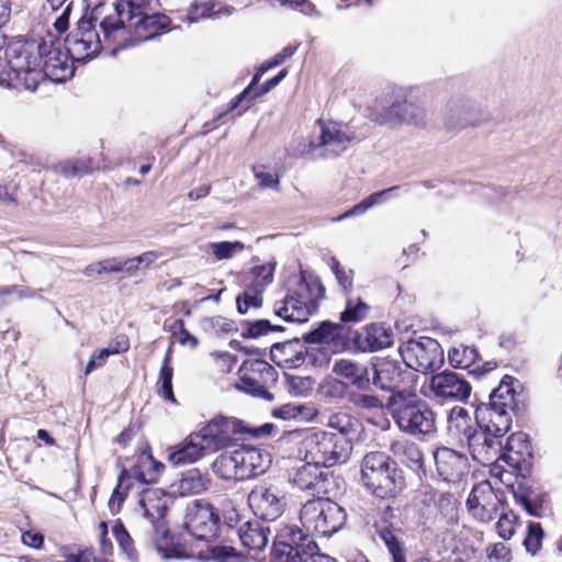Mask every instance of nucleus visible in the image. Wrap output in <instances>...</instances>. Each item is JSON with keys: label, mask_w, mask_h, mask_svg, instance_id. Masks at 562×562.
Instances as JSON below:
<instances>
[{"label": "nucleus", "mask_w": 562, "mask_h": 562, "mask_svg": "<svg viewBox=\"0 0 562 562\" xmlns=\"http://www.w3.org/2000/svg\"><path fill=\"white\" fill-rule=\"evenodd\" d=\"M360 481L369 493L382 499L396 497L406 486L402 469L384 451L364 454L360 465Z\"/></svg>", "instance_id": "1"}, {"label": "nucleus", "mask_w": 562, "mask_h": 562, "mask_svg": "<svg viewBox=\"0 0 562 562\" xmlns=\"http://www.w3.org/2000/svg\"><path fill=\"white\" fill-rule=\"evenodd\" d=\"M386 408L404 434L426 437L437 431V414L415 391L389 396Z\"/></svg>", "instance_id": "2"}, {"label": "nucleus", "mask_w": 562, "mask_h": 562, "mask_svg": "<svg viewBox=\"0 0 562 562\" xmlns=\"http://www.w3.org/2000/svg\"><path fill=\"white\" fill-rule=\"evenodd\" d=\"M160 0H117L111 7V12L104 15L100 22V31L105 43L119 47H127L131 41V32L127 22L157 10Z\"/></svg>", "instance_id": "3"}, {"label": "nucleus", "mask_w": 562, "mask_h": 562, "mask_svg": "<svg viewBox=\"0 0 562 562\" xmlns=\"http://www.w3.org/2000/svg\"><path fill=\"white\" fill-rule=\"evenodd\" d=\"M270 464L269 452L252 446H243L218 456L213 463V471L224 480L245 481L263 474Z\"/></svg>", "instance_id": "4"}, {"label": "nucleus", "mask_w": 562, "mask_h": 562, "mask_svg": "<svg viewBox=\"0 0 562 562\" xmlns=\"http://www.w3.org/2000/svg\"><path fill=\"white\" fill-rule=\"evenodd\" d=\"M352 451L350 438L331 435L330 431L307 432L301 441L300 452L304 460L330 468L347 462Z\"/></svg>", "instance_id": "5"}, {"label": "nucleus", "mask_w": 562, "mask_h": 562, "mask_svg": "<svg viewBox=\"0 0 562 562\" xmlns=\"http://www.w3.org/2000/svg\"><path fill=\"white\" fill-rule=\"evenodd\" d=\"M300 522L301 531L311 539H314V535L329 537L345 525L346 513L337 503L319 496L302 506Z\"/></svg>", "instance_id": "6"}, {"label": "nucleus", "mask_w": 562, "mask_h": 562, "mask_svg": "<svg viewBox=\"0 0 562 562\" xmlns=\"http://www.w3.org/2000/svg\"><path fill=\"white\" fill-rule=\"evenodd\" d=\"M324 292L319 282L301 279L295 290L274 303V313L286 322L304 323L317 310Z\"/></svg>", "instance_id": "7"}, {"label": "nucleus", "mask_w": 562, "mask_h": 562, "mask_svg": "<svg viewBox=\"0 0 562 562\" xmlns=\"http://www.w3.org/2000/svg\"><path fill=\"white\" fill-rule=\"evenodd\" d=\"M318 134L313 136L300 154H312L314 157L335 158L340 156L355 138L347 125L334 121L318 120Z\"/></svg>", "instance_id": "8"}, {"label": "nucleus", "mask_w": 562, "mask_h": 562, "mask_svg": "<svg viewBox=\"0 0 562 562\" xmlns=\"http://www.w3.org/2000/svg\"><path fill=\"white\" fill-rule=\"evenodd\" d=\"M41 48L22 43L9 44L5 49L8 65L15 79L23 83L25 89L36 90L41 79Z\"/></svg>", "instance_id": "9"}, {"label": "nucleus", "mask_w": 562, "mask_h": 562, "mask_svg": "<svg viewBox=\"0 0 562 562\" xmlns=\"http://www.w3.org/2000/svg\"><path fill=\"white\" fill-rule=\"evenodd\" d=\"M416 375L407 369L404 362L390 358L378 359L372 363L371 384L376 389L391 393H411Z\"/></svg>", "instance_id": "10"}, {"label": "nucleus", "mask_w": 562, "mask_h": 562, "mask_svg": "<svg viewBox=\"0 0 562 562\" xmlns=\"http://www.w3.org/2000/svg\"><path fill=\"white\" fill-rule=\"evenodd\" d=\"M280 547L288 548L289 557H297L301 562H337L334 558L318 552V546L314 539L304 535L295 526L284 525L277 530L273 541V552L283 551Z\"/></svg>", "instance_id": "11"}, {"label": "nucleus", "mask_w": 562, "mask_h": 562, "mask_svg": "<svg viewBox=\"0 0 562 562\" xmlns=\"http://www.w3.org/2000/svg\"><path fill=\"white\" fill-rule=\"evenodd\" d=\"M400 353L407 369L424 373L439 369L443 363V350L430 337L407 340L400 347Z\"/></svg>", "instance_id": "12"}, {"label": "nucleus", "mask_w": 562, "mask_h": 562, "mask_svg": "<svg viewBox=\"0 0 562 562\" xmlns=\"http://www.w3.org/2000/svg\"><path fill=\"white\" fill-rule=\"evenodd\" d=\"M371 119L380 125H412L417 128L427 126V110L417 100L395 99L382 109H373Z\"/></svg>", "instance_id": "13"}, {"label": "nucleus", "mask_w": 562, "mask_h": 562, "mask_svg": "<svg viewBox=\"0 0 562 562\" xmlns=\"http://www.w3.org/2000/svg\"><path fill=\"white\" fill-rule=\"evenodd\" d=\"M98 22L89 21L88 19H80L77 27L66 38V50L75 60H86L95 56L102 44L112 49V54H116L119 47L105 43L103 33L97 31Z\"/></svg>", "instance_id": "14"}, {"label": "nucleus", "mask_w": 562, "mask_h": 562, "mask_svg": "<svg viewBox=\"0 0 562 562\" xmlns=\"http://www.w3.org/2000/svg\"><path fill=\"white\" fill-rule=\"evenodd\" d=\"M247 431L241 420L220 415L204 424L196 434L207 452H216L232 446Z\"/></svg>", "instance_id": "15"}, {"label": "nucleus", "mask_w": 562, "mask_h": 562, "mask_svg": "<svg viewBox=\"0 0 562 562\" xmlns=\"http://www.w3.org/2000/svg\"><path fill=\"white\" fill-rule=\"evenodd\" d=\"M490 122L488 113L471 99L452 97L446 104L443 124L448 131L459 132L465 128H475Z\"/></svg>", "instance_id": "16"}, {"label": "nucleus", "mask_w": 562, "mask_h": 562, "mask_svg": "<svg viewBox=\"0 0 562 562\" xmlns=\"http://www.w3.org/2000/svg\"><path fill=\"white\" fill-rule=\"evenodd\" d=\"M248 505L254 515L265 521H276L286 508L284 494L271 484L260 483L248 494Z\"/></svg>", "instance_id": "17"}, {"label": "nucleus", "mask_w": 562, "mask_h": 562, "mask_svg": "<svg viewBox=\"0 0 562 562\" xmlns=\"http://www.w3.org/2000/svg\"><path fill=\"white\" fill-rule=\"evenodd\" d=\"M170 502V495L160 488H146L143 491L138 501V507L145 522L148 525L146 530L148 533L156 536L167 532L164 518Z\"/></svg>", "instance_id": "18"}, {"label": "nucleus", "mask_w": 562, "mask_h": 562, "mask_svg": "<svg viewBox=\"0 0 562 562\" xmlns=\"http://www.w3.org/2000/svg\"><path fill=\"white\" fill-rule=\"evenodd\" d=\"M217 522L210 503L196 499L187 505L184 526L193 538L209 542L216 533Z\"/></svg>", "instance_id": "19"}, {"label": "nucleus", "mask_w": 562, "mask_h": 562, "mask_svg": "<svg viewBox=\"0 0 562 562\" xmlns=\"http://www.w3.org/2000/svg\"><path fill=\"white\" fill-rule=\"evenodd\" d=\"M431 396L439 401L464 402L471 394V385L460 374L446 370L432 374L428 383Z\"/></svg>", "instance_id": "20"}, {"label": "nucleus", "mask_w": 562, "mask_h": 562, "mask_svg": "<svg viewBox=\"0 0 562 562\" xmlns=\"http://www.w3.org/2000/svg\"><path fill=\"white\" fill-rule=\"evenodd\" d=\"M394 517V509L386 506L381 518L373 524L375 535L387 548L393 562H406V551L400 535L402 529L396 527L391 519Z\"/></svg>", "instance_id": "21"}, {"label": "nucleus", "mask_w": 562, "mask_h": 562, "mask_svg": "<svg viewBox=\"0 0 562 562\" xmlns=\"http://www.w3.org/2000/svg\"><path fill=\"white\" fill-rule=\"evenodd\" d=\"M69 53L64 52L59 46L50 45L46 48L44 44L41 48V65L42 77L45 76L55 82H64L71 78L75 74V68L69 61Z\"/></svg>", "instance_id": "22"}, {"label": "nucleus", "mask_w": 562, "mask_h": 562, "mask_svg": "<svg viewBox=\"0 0 562 562\" xmlns=\"http://www.w3.org/2000/svg\"><path fill=\"white\" fill-rule=\"evenodd\" d=\"M473 460L482 465H491L501 461V438L485 429L479 428L465 443Z\"/></svg>", "instance_id": "23"}, {"label": "nucleus", "mask_w": 562, "mask_h": 562, "mask_svg": "<svg viewBox=\"0 0 562 562\" xmlns=\"http://www.w3.org/2000/svg\"><path fill=\"white\" fill-rule=\"evenodd\" d=\"M290 481L297 488L307 491L317 497L328 494V474L311 460H305L303 465L295 469Z\"/></svg>", "instance_id": "24"}, {"label": "nucleus", "mask_w": 562, "mask_h": 562, "mask_svg": "<svg viewBox=\"0 0 562 562\" xmlns=\"http://www.w3.org/2000/svg\"><path fill=\"white\" fill-rule=\"evenodd\" d=\"M128 23L127 26L131 32L132 42H128L127 47L138 42L153 40L166 32L170 25V19L155 10L135 19V22Z\"/></svg>", "instance_id": "25"}, {"label": "nucleus", "mask_w": 562, "mask_h": 562, "mask_svg": "<svg viewBox=\"0 0 562 562\" xmlns=\"http://www.w3.org/2000/svg\"><path fill=\"white\" fill-rule=\"evenodd\" d=\"M437 473L447 482L459 481L468 472V458L453 449L441 447L434 453Z\"/></svg>", "instance_id": "26"}, {"label": "nucleus", "mask_w": 562, "mask_h": 562, "mask_svg": "<svg viewBox=\"0 0 562 562\" xmlns=\"http://www.w3.org/2000/svg\"><path fill=\"white\" fill-rule=\"evenodd\" d=\"M475 413L480 428L498 438H503L512 427L510 411L495 404H482Z\"/></svg>", "instance_id": "27"}, {"label": "nucleus", "mask_w": 562, "mask_h": 562, "mask_svg": "<svg viewBox=\"0 0 562 562\" xmlns=\"http://www.w3.org/2000/svg\"><path fill=\"white\" fill-rule=\"evenodd\" d=\"M392 342V330L382 324H370L355 337V345L363 352L384 349L390 347Z\"/></svg>", "instance_id": "28"}, {"label": "nucleus", "mask_w": 562, "mask_h": 562, "mask_svg": "<svg viewBox=\"0 0 562 562\" xmlns=\"http://www.w3.org/2000/svg\"><path fill=\"white\" fill-rule=\"evenodd\" d=\"M207 452L200 441L196 431L191 432L183 441L171 447L168 461L173 465L190 464L201 459Z\"/></svg>", "instance_id": "29"}, {"label": "nucleus", "mask_w": 562, "mask_h": 562, "mask_svg": "<svg viewBox=\"0 0 562 562\" xmlns=\"http://www.w3.org/2000/svg\"><path fill=\"white\" fill-rule=\"evenodd\" d=\"M494 497L493 488L488 482H481L473 486L467 499L468 510L473 517L483 522L493 519V510L488 508Z\"/></svg>", "instance_id": "30"}, {"label": "nucleus", "mask_w": 562, "mask_h": 562, "mask_svg": "<svg viewBox=\"0 0 562 562\" xmlns=\"http://www.w3.org/2000/svg\"><path fill=\"white\" fill-rule=\"evenodd\" d=\"M333 373L345 379L348 383L359 390L367 391L371 385V372L368 366L350 359H340L335 361L333 366Z\"/></svg>", "instance_id": "31"}, {"label": "nucleus", "mask_w": 562, "mask_h": 562, "mask_svg": "<svg viewBox=\"0 0 562 562\" xmlns=\"http://www.w3.org/2000/svg\"><path fill=\"white\" fill-rule=\"evenodd\" d=\"M480 428L477 419L473 420L469 412L460 406L453 407L448 417L449 435L464 445L469 438Z\"/></svg>", "instance_id": "32"}, {"label": "nucleus", "mask_w": 562, "mask_h": 562, "mask_svg": "<svg viewBox=\"0 0 562 562\" xmlns=\"http://www.w3.org/2000/svg\"><path fill=\"white\" fill-rule=\"evenodd\" d=\"M501 461L505 462L514 470L520 469L521 462L525 461V456L530 454V446L527 436L524 432L512 434L502 446Z\"/></svg>", "instance_id": "33"}, {"label": "nucleus", "mask_w": 562, "mask_h": 562, "mask_svg": "<svg viewBox=\"0 0 562 562\" xmlns=\"http://www.w3.org/2000/svg\"><path fill=\"white\" fill-rule=\"evenodd\" d=\"M270 528L263 527L258 521H247L238 530L243 544L252 551H262L268 544Z\"/></svg>", "instance_id": "34"}, {"label": "nucleus", "mask_w": 562, "mask_h": 562, "mask_svg": "<svg viewBox=\"0 0 562 562\" xmlns=\"http://www.w3.org/2000/svg\"><path fill=\"white\" fill-rule=\"evenodd\" d=\"M344 336V327L340 324L328 321L322 322L315 329L303 336L307 344H327L337 347Z\"/></svg>", "instance_id": "35"}, {"label": "nucleus", "mask_w": 562, "mask_h": 562, "mask_svg": "<svg viewBox=\"0 0 562 562\" xmlns=\"http://www.w3.org/2000/svg\"><path fill=\"white\" fill-rule=\"evenodd\" d=\"M240 373H247L261 383L272 385L278 380L277 370L267 361L261 359L245 360L239 369Z\"/></svg>", "instance_id": "36"}, {"label": "nucleus", "mask_w": 562, "mask_h": 562, "mask_svg": "<svg viewBox=\"0 0 562 562\" xmlns=\"http://www.w3.org/2000/svg\"><path fill=\"white\" fill-rule=\"evenodd\" d=\"M392 451L400 457L402 462L414 471H418L424 464V454L420 448L412 441H397L392 445Z\"/></svg>", "instance_id": "37"}, {"label": "nucleus", "mask_w": 562, "mask_h": 562, "mask_svg": "<svg viewBox=\"0 0 562 562\" xmlns=\"http://www.w3.org/2000/svg\"><path fill=\"white\" fill-rule=\"evenodd\" d=\"M209 479L199 470L192 469L186 472L177 483V490L181 495L200 494L207 488Z\"/></svg>", "instance_id": "38"}, {"label": "nucleus", "mask_w": 562, "mask_h": 562, "mask_svg": "<svg viewBox=\"0 0 562 562\" xmlns=\"http://www.w3.org/2000/svg\"><path fill=\"white\" fill-rule=\"evenodd\" d=\"M370 312V305L362 299L347 296L345 310L340 313L339 319L344 324H355L364 321Z\"/></svg>", "instance_id": "39"}, {"label": "nucleus", "mask_w": 562, "mask_h": 562, "mask_svg": "<svg viewBox=\"0 0 562 562\" xmlns=\"http://www.w3.org/2000/svg\"><path fill=\"white\" fill-rule=\"evenodd\" d=\"M513 378L505 375L498 387L490 395V404H495L507 411H514L516 406L515 391L512 386Z\"/></svg>", "instance_id": "40"}, {"label": "nucleus", "mask_w": 562, "mask_h": 562, "mask_svg": "<svg viewBox=\"0 0 562 562\" xmlns=\"http://www.w3.org/2000/svg\"><path fill=\"white\" fill-rule=\"evenodd\" d=\"M272 350L281 351L284 356L283 361L291 368L303 364L306 356V348L297 339L283 344H274Z\"/></svg>", "instance_id": "41"}, {"label": "nucleus", "mask_w": 562, "mask_h": 562, "mask_svg": "<svg viewBox=\"0 0 562 562\" xmlns=\"http://www.w3.org/2000/svg\"><path fill=\"white\" fill-rule=\"evenodd\" d=\"M265 289L262 284L248 285L245 291L236 299L237 310L240 314H245L249 308H259L262 305V293Z\"/></svg>", "instance_id": "42"}, {"label": "nucleus", "mask_w": 562, "mask_h": 562, "mask_svg": "<svg viewBox=\"0 0 562 562\" xmlns=\"http://www.w3.org/2000/svg\"><path fill=\"white\" fill-rule=\"evenodd\" d=\"M479 352L472 346L459 345L451 348L448 352V359L454 368H469L477 359Z\"/></svg>", "instance_id": "43"}, {"label": "nucleus", "mask_w": 562, "mask_h": 562, "mask_svg": "<svg viewBox=\"0 0 562 562\" xmlns=\"http://www.w3.org/2000/svg\"><path fill=\"white\" fill-rule=\"evenodd\" d=\"M397 188L398 187L395 186V187H391L389 189H385V190H382V191L374 192V193L370 194L363 201H361L360 203L356 204L352 209H350L349 211L345 212L344 214L338 216L336 220L337 221H341V220H345V218L350 217V216H356V215L363 214L370 207H372V206H374L376 204L382 203L386 199V196L392 191L396 190Z\"/></svg>", "instance_id": "44"}, {"label": "nucleus", "mask_w": 562, "mask_h": 562, "mask_svg": "<svg viewBox=\"0 0 562 562\" xmlns=\"http://www.w3.org/2000/svg\"><path fill=\"white\" fill-rule=\"evenodd\" d=\"M207 249L215 260H228L245 249L241 241H218L207 244Z\"/></svg>", "instance_id": "45"}, {"label": "nucleus", "mask_w": 562, "mask_h": 562, "mask_svg": "<svg viewBox=\"0 0 562 562\" xmlns=\"http://www.w3.org/2000/svg\"><path fill=\"white\" fill-rule=\"evenodd\" d=\"M269 386H270L269 384L261 383L260 381L248 375L247 373H241L240 379H239V384H238V387L240 390L245 391L248 394H251L252 396L272 401L273 396L268 391Z\"/></svg>", "instance_id": "46"}, {"label": "nucleus", "mask_w": 562, "mask_h": 562, "mask_svg": "<svg viewBox=\"0 0 562 562\" xmlns=\"http://www.w3.org/2000/svg\"><path fill=\"white\" fill-rule=\"evenodd\" d=\"M112 532H113L120 548L127 555V558L131 561H137L138 554L134 547V541H133L132 537L130 536V533L127 532V530L125 529L124 525L120 520H117L114 524V526L112 528Z\"/></svg>", "instance_id": "47"}, {"label": "nucleus", "mask_w": 562, "mask_h": 562, "mask_svg": "<svg viewBox=\"0 0 562 562\" xmlns=\"http://www.w3.org/2000/svg\"><path fill=\"white\" fill-rule=\"evenodd\" d=\"M164 465L156 462L150 456L142 458L138 465L134 470L135 477L145 483H151L156 480V475Z\"/></svg>", "instance_id": "48"}, {"label": "nucleus", "mask_w": 562, "mask_h": 562, "mask_svg": "<svg viewBox=\"0 0 562 562\" xmlns=\"http://www.w3.org/2000/svg\"><path fill=\"white\" fill-rule=\"evenodd\" d=\"M328 427L335 431H330L331 435H340L344 438L355 432V420L348 414L338 413L334 414L328 419Z\"/></svg>", "instance_id": "49"}, {"label": "nucleus", "mask_w": 562, "mask_h": 562, "mask_svg": "<svg viewBox=\"0 0 562 562\" xmlns=\"http://www.w3.org/2000/svg\"><path fill=\"white\" fill-rule=\"evenodd\" d=\"M221 11V3L207 0H195L190 7L189 15L191 20H198L200 18H212L220 14Z\"/></svg>", "instance_id": "50"}, {"label": "nucleus", "mask_w": 562, "mask_h": 562, "mask_svg": "<svg viewBox=\"0 0 562 562\" xmlns=\"http://www.w3.org/2000/svg\"><path fill=\"white\" fill-rule=\"evenodd\" d=\"M173 369L171 366L161 364L158 378V393L171 403L176 402L172 391Z\"/></svg>", "instance_id": "51"}, {"label": "nucleus", "mask_w": 562, "mask_h": 562, "mask_svg": "<svg viewBox=\"0 0 562 562\" xmlns=\"http://www.w3.org/2000/svg\"><path fill=\"white\" fill-rule=\"evenodd\" d=\"M544 531L541 525L539 522H529L524 541L526 550L531 554H536L541 549Z\"/></svg>", "instance_id": "52"}, {"label": "nucleus", "mask_w": 562, "mask_h": 562, "mask_svg": "<svg viewBox=\"0 0 562 562\" xmlns=\"http://www.w3.org/2000/svg\"><path fill=\"white\" fill-rule=\"evenodd\" d=\"M246 326H247V328L243 333V337H245V338H258L260 336L267 335L270 331H276V330L282 329L278 325H272L267 319L247 322Z\"/></svg>", "instance_id": "53"}, {"label": "nucleus", "mask_w": 562, "mask_h": 562, "mask_svg": "<svg viewBox=\"0 0 562 562\" xmlns=\"http://www.w3.org/2000/svg\"><path fill=\"white\" fill-rule=\"evenodd\" d=\"M130 479V474L126 469H122L119 479H117V485L114 488L111 498L109 499V509L110 512L115 515L120 512L122 504L126 497V492H122L121 488L123 487V484L125 480Z\"/></svg>", "instance_id": "54"}, {"label": "nucleus", "mask_w": 562, "mask_h": 562, "mask_svg": "<svg viewBox=\"0 0 562 562\" xmlns=\"http://www.w3.org/2000/svg\"><path fill=\"white\" fill-rule=\"evenodd\" d=\"M207 559L215 562H241L236 550L228 546L209 547Z\"/></svg>", "instance_id": "55"}, {"label": "nucleus", "mask_w": 562, "mask_h": 562, "mask_svg": "<svg viewBox=\"0 0 562 562\" xmlns=\"http://www.w3.org/2000/svg\"><path fill=\"white\" fill-rule=\"evenodd\" d=\"M170 331L182 346L188 345L191 349H194L199 344L198 339L186 328L182 319H176L170 326Z\"/></svg>", "instance_id": "56"}, {"label": "nucleus", "mask_w": 562, "mask_h": 562, "mask_svg": "<svg viewBox=\"0 0 562 562\" xmlns=\"http://www.w3.org/2000/svg\"><path fill=\"white\" fill-rule=\"evenodd\" d=\"M273 271H274V265H271V263L255 266L251 269V274L255 278V280L251 283L262 284L263 289H265L268 284H270L272 282Z\"/></svg>", "instance_id": "57"}, {"label": "nucleus", "mask_w": 562, "mask_h": 562, "mask_svg": "<svg viewBox=\"0 0 562 562\" xmlns=\"http://www.w3.org/2000/svg\"><path fill=\"white\" fill-rule=\"evenodd\" d=\"M87 12L81 19L98 22L100 26L101 20L104 18V0H83ZM108 13H105L106 15Z\"/></svg>", "instance_id": "58"}, {"label": "nucleus", "mask_w": 562, "mask_h": 562, "mask_svg": "<svg viewBox=\"0 0 562 562\" xmlns=\"http://www.w3.org/2000/svg\"><path fill=\"white\" fill-rule=\"evenodd\" d=\"M355 406L363 409L382 408L383 402L381 398L373 394L359 393L352 396Z\"/></svg>", "instance_id": "59"}, {"label": "nucleus", "mask_w": 562, "mask_h": 562, "mask_svg": "<svg viewBox=\"0 0 562 562\" xmlns=\"http://www.w3.org/2000/svg\"><path fill=\"white\" fill-rule=\"evenodd\" d=\"M496 529L503 539H509L515 533V516L502 514L496 522Z\"/></svg>", "instance_id": "60"}, {"label": "nucleus", "mask_w": 562, "mask_h": 562, "mask_svg": "<svg viewBox=\"0 0 562 562\" xmlns=\"http://www.w3.org/2000/svg\"><path fill=\"white\" fill-rule=\"evenodd\" d=\"M434 505L445 515H451L456 510V501L450 493L437 491Z\"/></svg>", "instance_id": "61"}, {"label": "nucleus", "mask_w": 562, "mask_h": 562, "mask_svg": "<svg viewBox=\"0 0 562 562\" xmlns=\"http://www.w3.org/2000/svg\"><path fill=\"white\" fill-rule=\"evenodd\" d=\"M331 270L338 281V283L345 289L352 286V271L346 270L340 266L337 259H331Z\"/></svg>", "instance_id": "62"}, {"label": "nucleus", "mask_w": 562, "mask_h": 562, "mask_svg": "<svg viewBox=\"0 0 562 562\" xmlns=\"http://www.w3.org/2000/svg\"><path fill=\"white\" fill-rule=\"evenodd\" d=\"M272 416L282 420H290L296 418L302 414V407L291 403L284 404L280 407L272 409Z\"/></svg>", "instance_id": "63"}, {"label": "nucleus", "mask_w": 562, "mask_h": 562, "mask_svg": "<svg viewBox=\"0 0 562 562\" xmlns=\"http://www.w3.org/2000/svg\"><path fill=\"white\" fill-rule=\"evenodd\" d=\"M109 356V351L105 348L93 352L86 366L85 374L89 375L97 368L103 367Z\"/></svg>", "instance_id": "64"}]
</instances>
